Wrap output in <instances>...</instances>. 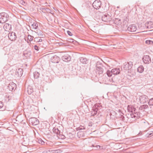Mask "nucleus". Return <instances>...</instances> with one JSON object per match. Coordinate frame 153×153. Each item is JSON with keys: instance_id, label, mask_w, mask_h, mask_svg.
I'll use <instances>...</instances> for the list:
<instances>
[{"instance_id": "obj_47", "label": "nucleus", "mask_w": 153, "mask_h": 153, "mask_svg": "<svg viewBox=\"0 0 153 153\" xmlns=\"http://www.w3.org/2000/svg\"><path fill=\"white\" fill-rule=\"evenodd\" d=\"M148 103L150 105H153V98H151L149 100Z\"/></svg>"}, {"instance_id": "obj_22", "label": "nucleus", "mask_w": 153, "mask_h": 153, "mask_svg": "<svg viewBox=\"0 0 153 153\" xmlns=\"http://www.w3.org/2000/svg\"><path fill=\"white\" fill-rule=\"evenodd\" d=\"M31 52L30 51H25L23 53L24 55L27 58H29L31 56Z\"/></svg>"}, {"instance_id": "obj_21", "label": "nucleus", "mask_w": 153, "mask_h": 153, "mask_svg": "<svg viewBox=\"0 0 153 153\" xmlns=\"http://www.w3.org/2000/svg\"><path fill=\"white\" fill-rule=\"evenodd\" d=\"M75 131H73L72 132H69L67 134V137L68 138L72 139L75 136Z\"/></svg>"}, {"instance_id": "obj_17", "label": "nucleus", "mask_w": 153, "mask_h": 153, "mask_svg": "<svg viewBox=\"0 0 153 153\" xmlns=\"http://www.w3.org/2000/svg\"><path fill=\"white\" fill-rule=\"evenodd\" d=\"M3 28L5 31L9 32L11 29V25L10 24L6 23L4 25Z\"/></svg>"}, {"instance_id": "obj_45", "label": "nucleus", "mask_w": 153, "mask_h": 153, "mask_svg": "<svg viewBox=\"0 0 153 153\" xmlns=\"http://www.w3.org/2000/svg\"><path fill=\"white\" fill-rule=\"evenodd\" d=\"M42 153H53V152H52V151H50V150H48V149H46L44 150Z\"/></svg>"}, {"instance_id": "obj_58", "label": "nucleus", "mask_w": 153, "mask_h": 153, "mask_svg": "<svg viewBox=\"0 0 153 153\" xmlns=\"http://www.w3.org/2000/svg\"><path fill=\"white\" fill-rule=\"evenodd\" d=\"M83 128H80L79 127L78 128H79V130H82V129H85V128L84 127H83Z\"/></svg>"}, {"instance_id": "obj_10", "label": "nucleus", "mask_w": 153, "mask_h": 153, "mask_svg": "<svg viewBox=\"0 0 153 153\" xmlns=\"http://www.w3.org/2000/svg\"><path fill=\"white\" fill-rule=\"evenodd\" d=\"M141 114L140 112L135 111L134 113L130 114V116L132 118L138 119L140 117Z\"/></svg>"}, {"instance_id": "obj_4", "label": "nucleus", "mask_w": 153, "mask_h": 153, "mask_svg": "<svg viewBox=\"0 0 153 153\" xmlns=\"http://www.w3.org/2000/svg\"><path fill=\"white\" fill-rule=\"evenodd\" d=\"M102 19L103 21L108 23H110L112 20L111 16L108 14H105L102 17Z\"/></svg>"}, {"instance_id": "obj_63", "label": "nucleus", "mask_w": 153, "mask_h": 153, "mask_svg": "<svg viewBox=\"0 0 153 153\" xmlns=\"http://www.w3.org/2000/svg\"><path fill=\"white\" fill-rule=\"evenodd\" d=\"M153 63V62H152Z\"/></svg>"}, {"instance_id": "obj_23", "label": "nucleus", "mask_w": 153, "mask_h": 153, "mask_svg": "<svg viewBox=\"0 0 153 153\" xmlns=\"http://www.w3.org/2000/svg\"><path fill=\"white\" fill-rule=\"evenodd\" d=\"M41 131L43 133V134L46 135H48L50 133V131L48 127L45 128L44 129H42Z\"/></svg>"}, {"instance_id": "obj_36", "label": "nucleus", "mask_w": 153, "mask_h": 153, "mask_svg": "<svg viewBox=\"0 0 153 153\" xmlns=\"http://www.w3.org/2000/svg\"><path fill=\"white\" fill-rule=\"evenodd\" d=\"M39 73L37 71H35L33 73L34 77L35 79H38L39 76Z\"/></svg>"}, {"instance_id": "obj_3", "label": "nucleus", "mask_w": 153, "mask_h": 153, "mask_svg": "<svg viewBox=\"0 0 153 153\" xmlns=\"http://www.w3.org/2000/svg\"><path fill=\"white\" fill-rule=\"evenodd\" d=\"M133 65V62L132 61L125 62L122 68V70L124 71L129 70L132 68Z\"/></svg>"}, {"instance_id": "obj_37", "label": "nucleus", "mask_w": 153, "mask_h": 153, "mask_svg": "<svg viewBox=\"0 0 153 153\" xmlns=\"http://www.w3.org/2000/svg\"><path fill=\"white\" fill-rule=\"evenodd\" d=\"M128 17V16L127 14L124 16L123 19L124 20L123 22H125V23H126V22H127L129 21Z\"/></svg>"}, {"instance_id": "obj_16", "label": "nucleus", "mask_w": 153, "mask_h": 153, "mask_svg": "<svg viewBox=\"0 0 153 153\" xmlns=\"http://www.w3.org/2000/svg\"><path fill=\"white\" fill-rule=\"evenodd\" d=\"M51 62L54 63H58L60 61V58L57 56H53L51 59Z\"/></svg>"}, {"instance_id": "obj_20", "label": "nucleus", "mask_w": 153, "mask_h": 153, "mask_svg": "<svg viewBox=\"0 0 153 153\" xmlns=\"http://www.w3.org/2000/svg\"><path fill=\"white\" fill-rule=\"evenodd\" d=\"M120 68H115L112 69V72L114 75H117L120 74Z\"/></svg>"}, {"instance_id": "obj_60", "label": "nucleus", "mask_w": 153, "mask_h": 153, "mask_svg": "<svg viewBox=\"0 0 153 153\" xmlns=\"http://www.w3.org/2000/svg\"><path fill=\"white\" fill-rule=\"evenodd\" d=\"M27 43H30V42H28V41H27Z\"/></svg>"}, {"instance_id": "obj_32", "label": "nucleus", "mask_w": 153, "mask_h": 153, "mask_svg": "<svg viewBox=\"0 0 153 153\" xmlns=\"http://www.w3.org/2000/svg\"><path fill=\"white\" fill-rule=\"evenodd\" d=\"M148 108V106L147 105H144L141 106L139 108V109L141 110H144Z\"/></svg>"}, {"instance_id": "obj_1", "label": "nucleus", "mask_w": 153, "mask_h": 153, "mask_svg": "<svg viewBox=\"0 0 153 153\" xmlns=\"http://www.w3.org/2000/svg\"><path fill=\"white\" fill-rule=\"evenodd\" d=\"M102 105L99 103L95 104L92 107L91 116H94L98 113L99 111L102 109Z\"/></svg>"}, {"instance_id": "obj_11", "label": "nucleus", "mask_w": 153, "mask_h": 153, "mask_svg": "<svg viewBox=\"0 0 153 153\" xmlns=\"http://www.w3.org/2000/svg\"><path fill=\"white\" fill-rule=\"evenodd\" d=\"M16 88V84L13 82H10L8 86V88L11 91H14Z\"/></svg>"}, {"instance_id": "obj_26", "label": "nucleus", "mask_w": 153, "mask_h": 153, "mask_svg": "<svg viewBox=\"0 0 153 153\" xmlns=\"http://www.w3.org/2000/svg\"><path fill=\"white\" fill-rule=\"evenodd\" d=\"M77 136L79 138L85 136L84 132L82 131H79L77 133Z\"/></svg>"}, {"instance_id": "obj_59", "label": "nucleus", "mask_w": 153, "mask_h": 153, "mask_svg": "<svg viewBox=\"0 0 153 153\" xmlns=\"http://www.w3.org/2000/svg\"><path fill=\"white\" fill-rule=\"evenodd\" d=\"M125 153H133L132 152H127Z\"/></svg>"}, {"instance_id": "obj_42", "label": "nucleus", "mask_w": 153, "mask_h": 153, "mask_svg": "<svg viewBox=\"0 0 153 153\" xmlns=\"http://www.w3.org/2000/svg\"><path fill=\"white\" fill-rule=\"evenodd\" d=\"M106 73L108 76L110 77L111 76L113 72H112V70L111 71L108 70L106 72Z\"/></svg>"}, {"instance_id": "obj_33", "label": "nucleus", "mask_w": 153, "mask_h": 153, "mask_svg": "<svg viewBox=\"0 0 153 153\" xmlns=\"http://www.w3.org/2000/svg\"><path fill=\"white\" fill-rule=\"evenodd\" d=\"M153 135V131H148L146 134V136L148 137H150Z\"/></svg>"}, {"instance_id": "obj_18", "label": "nucleus", "mask_w": 153, "mask_h": 153, "mask_svg": "<svg viewBox=\"0 0 153 153\" xmlns=\"http://www.w3.org/2000/svg\"><path fill=\"white\" fill-rule=\"evenodd\" d=\"M79 60L80 62L83 64H87L88 62V59L86 58L80 57L79 58Z\"/></svg>"}, {"instance_id": "obj_48", "label": "nucleus", "mask_w": 153, "mask_h": 153, "mask_svg": "<svg viewBox=\"0 0 153 153\" xmlns=\"http://www.w3.org/2000/svg\"><path fill=\"white\" fill-rule=\"evenodd\" d=\"M97 118H100L101 117H102V115L100 114V111L99 110L98 112L97 115Z\"/></svg>"}, {"instance_id": "obj_27", "label": "nucleus", "mask_w": 153, "mask_h": 153, "mask_svg": "<svg viewBox=\"0 0 153 153\" xmlns=\"http://www.w3.org/2000/svg\"><path fill=\"white\" fill-rule=\"evenodd\" d=\"M35 32L39 36H40V37H42L43 36V32L39 29L36 30Z\"/></svg>"}, {"instance_id": "obj_54", "label": "nucleus", "mask_w": 153, "mask_h": 153, "mask_svg": "<svg viewBox=\"0 0 153 153\" xmlns=\"http://www.w3.org/2000/svg\"><path fill=\"white\" fill-rule=\"evenodd\" d=\"M3 106V102L1 101H0V108H2Z\"/></svg>"}, {"instance_id": "obj_15", "label": "nucleus", "mask_w": 153, "mask_h": 153, "mask_svg": "<svg viewBox=\"0 0 153 153\" xmlns=\"http://www.w3.org/2000/svg\"><path fill=\"white\" fill-rule=\"evenodd\" d=\"M145 26L147 29H150L153 27V22L151 21L147 22L145 23Z\"/></svg>"}, {"instance_id": "obj_25", "label": "nucleus", "mask_w": 153, "mask_h": 153, "mask_svg": "<svg viewBox=\"0 0 153 153\" xmlns=\"http://www.w3.org/2000/svg\"><path fill=\"white\" fill-rule=\"evenodd\" d=\"M53 132L55 134H57V135H58L59 133L61 132V131L59 130L58 128L56 127H54L53 128Z\"/></svg>"}, {"instance_id": "obj_61", "label": "nucleus", "mask_w": 153, "mask_h": 153, "mask_svg": "<svg viewBox=\"0 0 153 153\" xmlns=\"http://www.w3.org/2000/svg\"><path fill=\"white\" fill-rule=\"evenodd\" d=\"M115 98H117V97H116V96H115Z\"/></svg>"}, {"instance_id": "obj_35", "label": "nucleus", "mask_w": 153, "mask_h": 153, "mask_svg": "<svg viewBox=\"0 0 153 153\" xmlns=\"http://www.w3.org/2000/svg\"><path fill=\"white\" fill-rule=\"evenodd\" d=\"M31 26L33 28H34L35 29H37L38 28V24L36 22H34L33 24Z\"/></svg>"}, {"instance_id": "obj_13", "label": "nucleus", "mask_w": 153, "mask_h": 153, "mask_svg": "<svg viewBox=\"0 0 153 153\" xmlns=\"http://www.w3.org/2000/svg\"><path fill=\"white\" fill-rule=\"evenodd\" d=\"M148 97L146 95L141 96L140 97V102L143 104L145 103L148 101Z\"/></svg>"}, {"instance_id": "obj_46", "label": "nucleus", "mask_w": 153, "mask_h": 153, "mask_svg": "<svg viewBox=\"0 0 153 153\" xmlns=\"http://www.w3.org/2000/svg\"><path fill=\"white\" fill-rule=\"evenodd\" d=\"M145 43L148 45H151L153 44V42L150 40H147L145 41Z\"/></svg>"}, {"instance_id": "obj_34", "label": "nucleus", "mask_w": 153, "mask_h": 153, "mask_svg": "<svg viewBox=\"0 0 153 153\" xmlns=\"http://www.w3.org/2000/svg\"><path fill=\"white\" fill-rule=\"evenodd\" d=\"M36 141L42 145H43L45 143L44 142L41 138H37Z\"/></svg>"}, {"instance_id": "obj_53", "label": "nucleus", "mask_w": 153, "mask_h": 153, "mask_svg": "<svg viewBox=\"0 0 153 153\" xmlns=\"http://www.w3.org/2000/svg\"><path fill=\"white\" fill-rule=\"evenodd\" d=\"M67 33L70 36H71L73 35V34L69 30L67 31Z\"/></svg>"}, {"instance_id": "obj_40", "label": "nucleus", "mask_w": 153, "mask_h": 153, "mask_svg": "<svg viewBox=\"0 0 153 153\" xmlns=\"http://www.w3.org/2000/svg\"><path fill=\"white\" fill-rule=\"evenodd\" d=\"M109 8V7L108 5H106V4H105V7L103 10L102 11L103 12H105L107 11Z\"/></svg>"}, {"instance_id": "obj_62", "label": "nucleus", "mask_w": 153, "mask_h": 153, "mask_svg": "<svg viewBox=\"0 0 153 153\" xmlns=\"http://www.w3.org/2000/svg\"><path fill=\"white\" fill-rule=\"evenodd\" d=\"M25 41H26V39H25Z\"/></svg>"}, {"instance_id": "obj_2", "label": "nucleus", "mask_w": 153, "mask_h": 153, "mask_svg": "<svg viewBox=\"0 0 153 153\" xmlns=\"http://www.w3.org/2000/svg\"><path fill=\"white\" fill-rule=\"evenodd\" d=\"M9 16L8 14L5 12L0 13V23H3L8 21Z\"/></svg>"}, {"instance_id": "obj_14", "label": "nucleus", "mask_w": 153, "mask_h": 153, "mask_svg": "<svg viewBox=\"0 0 153 153\" xmlns=\"http://www.w3.org/2000/svg\"><path fill=\"white\" fill-rule=\"evenodd\" d=\"M127 109L128 111L129 112L130 114L134 113L136 111V109L134 107L131 105H128L127 107Z\"/></svg>"}, {"instance_id": "obj_38", "label": "nucleus", "mask_w": 153, "mask_h": 153, "mask_svg": "<svg viewBox=\"0 0 153 153\" xmlns=\"http://www.w3.org/2000/svg\"><path fill=\"white\" fill-rule=\"evenodd\" d=\"M41 38L40 37L35 38L34 39V41L36 42H42V40L41 39Z\"/></svg>"}, {"instance_id": "obj_29", "label": "nucleus", "mask_w": 153, "mask_h": 153, "mask_svg": "<svg viewBox=\"0 0 153 153\" xmlns=\"http://www.w3.org/2000/svg\"><path fill=\"white\" fill-rule=\"evenodd\" d=\"M96 70V73H98L99 75L100 74H102L103 73V67H101L100 68L97 69Z\"/></svg>"}, {"instance_id": "obj_56", "label": "nucleus", "mask_w": 153, "mask_h": 153, "mask_svg": "<svg viewBox=\"0 0 153 153\" xmlns=\"http://www.w3.org/2000/svg\"><path fill=\"white\" fill-rule=\"evenodd\" d=\"M142 132L140 131L138 134V136H140L142 134Z\"/></svg>"}, {"instance_id": "obj_55", "label": "nucleus", "mask_w": 153, "mask_h": 153, "mask_svg": "<svg viewBox=\"0 0 153 153\" xmlns=\"http://www.w3.org/2000/svg\"><path fill=\"white\" fill-rule=\"evenodd\" d=\"M92 125V123L91 122L89 123L88 124V126H91Z\"/></svg>"}, {"instance_id": "obj_9", "label": "nucleus", "mask_w": 153, "mask_h": 153, "mask_svg": "<svg viewBox=\"0 0 153 153\" xmlns=\"http://www.w3.org/2000/svg\"><path fill=\"white\" fill-rule=\"evenodd\" d=\"M62 60L66 62H69L71 60V56L68 54H65L62 57Z\"/></svg>"}, {"instance_id": "obj_8", "label": "nucleus", "mask_w": 153, "mask_h": 153, "mask_svg": "<svg viewBox=\"0 0 153 153\" xmlns=\"http://www.w3.org/2000/svg\"><path fill=\"white\" fill-rule=\"evenodd\" d=\"M128 30L131 32H136L137 27L135 25H131L128 26L127 28Z\"/></svg>"}, {"instance_id": "obj_31", "label": "nucleus", "mask_w": 153, "mask_h": 153, "mask_svg": "<svg viewBox=\"0 0 153 153\" xmlns=\"http://www.w3.org/2000/svg\"><path fill=\"white\" fill-rule=\"evenodd\" d=\"M96 69L100 68L101 67H103L102 64L99 62H97L96 65Z\"/></svg>"}, {"instance_id": "obj_49", "label": "nucleus", "mask_w": 153, "mask_h": 153, "mask_svg": "<svg viewBox=\"0 0 153 153\" xmlns=\"http://www.w3.org/2000/svg\"><path fill=\"white\" fill-rule=\"evenodd\" d=\"M120 120H122L124 121L125 120V117L124 116H123V114H120V116L119 117Z\"/></svg>"}, {"instance_id": "obj_28", "label": "nucleus", "mask_w": 153, "mask_h": 153, "mask_svg": "<svg viewBox=\"0 0 153 153\" xmlns=\"http://www.w3.org/2000/svg\"><path fill=\"white\" fill-rule=\"evenodd\" d=\"M144 68L143 65H140L137 68V71L140 73H142L144 71Z\"/></svg>"}, {"instance_id": "obj_30", "label": "nucleus", "mask_w": 153, "mask_h": 153, "mask_svg": "<svg viewBox=\"0 0 153 153\" xmlns=\"http://www.w3.org/2000/svg\"><path fill=\"white\" fill-rule=\"evenodd\" d=\"M57 137L59 138L62 139H64L66 138L65 136L62 134V133L61 132L58 135H57Z\"/></svg>"}, {"instance_id": "obj_50", "label": "nucleus", "mask_w": 153, "mask_h": 153, "mask_svg": "<svg viewBox=\"0 0 153 153\" xmlns=\"http://www.w3.org/2000/svg\"><path fill=\"white\" fill-rule=\"evenodd\" d=\"M26 141H25V140H24L23 143L26 145H28V143L29 142V139H27V138H26Z\"/></svg>"}, {"instance_id": "obj_7", "label": "nucleus", "mask_w": 153, "mask_h": 153, "mask_svg": "<svg viewBox=\"0 0 153 153\" xmlns=\"http://www.w3.org/2000/svg\"><path fill=\"white\" fill-rule=\"evenodd\" d=\"M9 39L11 41H15L17 38V36L16 33L13 32H10L8 34Z\"/></svg>"}, {"instance_id": "obj_52", "label": "nucleus", "mask_w": 153, "mask_h": 153, "mask_svg": "<svg viewBox=\"0 0 153 153\" xmlns=\"http://www.w3.org/2000/svg\"><path fill=\"white\" fill-rule=\"evenodd\" d=\"M20 3L24 5H25L26 4L25 1L23 0H21L20 1Z\"/></svg>"}, {"instance_id": "obj_43", "label": "nucleus", "mask_w": 153, "mask_h": 153, "mask_svg": "<svg viewBox=\"0 0 153 153\" xmlns=\"http://www.w3.org/2000/svg\"><path fill=\"white\" fill-rule=\"evenodd\" d=\"M67 41L68 42H70V43H74V42H76V41L74 40L73 39L71 38L67 39Z\"/></svg>"}, {"instance_id": "obj_41", "label": "nucleus", "mask_w": 153, "mask_h": 153, "mask_svg": "<svg viewBox=\"0 0 153 153\" xmlns=\"http://www.w3.org/2000/svg\"><path fill=\"white\" fill-rule=\"evenodd\" d=\"M48 127L44 123L41 124V126L40 128L41 129V131L42 130V129H44L45 128H46Z\"/></svg>"}, {"instance_id": "obj_44", "label": "nucleus", "mask_w": 153, "mask_h": 153, "mask_svg": "<svg viewBox=\"0 0 153 153\" xmlns=\"http://www.w3.org/2000/svg\"><path fill=\"white\" fill-rule=\"evenodd\" d=\"M34 37L30 34H28L27 36L28 39L30 41H32L33 39V38Z\"/></svg>"}, {"instance_id": "obj_19", "label": "nucleus", "mask_w": 153, "mask_h": 153, "mask_svg": "<svg viewBox=\"0 0 153 153\" xmlns=\"http://www.w3.org/2000/svg\"><path fill=\"white\" fill-rule=\"evenodd\" d=\"M23 73V70L21 68H19L18 69H16V71L15 74L16 75L18 76H21Z\"/></svg>"}, {"instance_id": "obj_6", "label": "nucleus", "mask_w": 153, "mask_h": 153, "mask_svg": "<svg viewBox=\"0 0 153 153\" xmlns=\"http://www.w3.org/2000/svg\"><path fill=\"white\" fill-rule=\"evenodd\" d=\"M101 2L100 0H96L92 4L93 7L97 10L99 9L101 7Z\"/></svg>"}, {"instance_id": "obj_51", "label": "nucleus", "mask_w": 153, "mask_h": 153, "mask_svg": "<svg viewBox=\"0 0 153 153\" xmlns=\"http://www.w3.org/2000/svg\"><path fill=\"white\" fill-rule=\"evenodd\" d=\"M34 49L37 51H38L39 50V47L36 45H35L34 46Z\"/></svg>"}, {"instance_id": "obj_39", "label": "nucleus", "mask_w": 153, "mask_h": 153, "mask_svg": "<svg viewBox=\"0 0 153 153\" xmlns=\"http://www.w3.org/2000/svg\"><path fill=\"white\" fill-rule=\"evenodd\" d=\"M115 19V20H114V23H115L116 24L118 25L121 23L120 19Z\"/></svg>"}, {"instance_id": "obj_24", "label": "nucleus", "mask_w": 153, "mask_h": 153, "mask_svg": "<svg viewBox=\"0 0 153 153\" xmlns=\"http://www.w3.org/2000/svg\"><path fill=\"white\" fill-rule=\"evenodd\" d=\"M27 92L29 95L31 94L33 92V87L30 86H28L27 88Z\"/></svg>"}, {"instance_id": "obj_57", "label": "nucleus", "mask_w": 153, "mask_h": 153, "mask_svg": "<svg viewBox=\"0 0 153 153\" xmlns=\"http://www.w3.org/2000/svg\"><path fill=\"white\" fill-rule=\"evenodd\" d=\"M118 112L121 113L122 114H123L122 113V112H121V111L120 109H119L118 110Z\"/></svg>"}, {"instance_id": "obj_5", "label": "nucleus", "mask_w": 153, "mask_h": 153, "mask_svg": "<svg viewBox=\"0 0 153 153\" xmlns=\"http://www.w3.org/2000/svg\"><path fill=\"white\" fill-rule=\"evenodd\" d=\"M29 122L30 124L34 126L37 125L39 123V120L35 117L30 118L29 120Z\"/></svg>"}, {"instance_id": "obj_12", "label": "nucleus", "mask_w": 153, "mask_h": 153, "mask_svg": "<svg viewBox=\"0 0 153 153\" xmlns=\"http://www.w3.org/2000/svg\"><path fill=\"white\" fill-rule=\"evenodd\" d=\"M143 60L145 64H149L151 62V58L149 55L144 56L143 57Z\"/></svg>"}]
</instances>
